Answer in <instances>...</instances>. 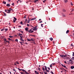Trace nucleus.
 I'll list each match as a JSON object with an SVG mask.
<instances>
[{
  "label": "nucleus",
  "mask_w": 74,
  "mask_h": 74,
  "mask_svg": "<svg viewBox=\"0 0 74 74\" xmlns=\"http://www.w3.org/2000/svg\"><path fill=\"white\" fill-rule=\"evenodd\" d=\"M60 57H61V58H65L66 56H67V55L65 54V55L63 54L62 55H60Z\"/></svg>",
  "instance_id": "nucleus-1"
},
{
  "label": "nucleus",
  "mask_w": 74,
  "mask_h": 74,
  "mask_svg": "<svg viewBox=\"0 0 74 74\" xmlns=\"http://www.w3.org/2000/svg\"><path fill=\"white\" fill-rule=\"evenodd\" d=\"M37 26H36L34 27L33 26H32V27H33V30H34L35 31H36V30H37Z\"/></svg>",
  "instance_id": "nucleus-2"
},
{
  "label": "nucleus",
  "mask_w": 74,
  "mask_h": 74,
  "mask_svg": "<svg viewBox=\"0 0 74 74\" xmlns=\"http://www.w3.org/2000/svg\"><path fill=\"white\" fill-rule=\"evenodd\" d=\"M44 66V67H45V71L47 72H49V71H48V70H47V66Z\"/></svg>",
  "instance_id": "nucleus-3"
},
{
  "label": "nucleus",
  "mask_w": 74,
  "mask_h": 74,
  "mask_svg": "<svg viewBox=\"0 0 74 74\" xmlns=\"http://www.w3.org/2000/svg\"><path fill=\"white\" fill-rule=\"evenodd\" d=\"M22 71H23V72H24L25 73H26V74H29V73H27V72L26 71H25V70H24V69H22Z\"/></svg>",
  "instance_id": "nucleus-4"
},
{
  "label": "nucleus",
  "mask_w": 74,
  "mask_h": 74,
  "mask_svg": "<svg viewBox=\"0 0 74 74\" xmlns=\"http://www.w3.org/2000/svg\"><path fill=\"white\" fill-rule=\"evenodd\" d=\"M8 12H7V13H10V12H11V10H8Z\"/></svg>",
  "instance_id": "nucleus-5"
},
{
  "label": "nucleus",
  "mask_w": 74,
  "mask_h": 74,
  "mask_svg": "<svg viewBox=\"0 0 74 74\" xmlns=\"http://www.w3.org/2000/svg\"><path fill=\"white\" fill-rule=\"evenodd\" d=\"M52 64H53V65H54V64H51L50 66V67H52V66H53L52 65Z\"/></svg>",
  "instance_id": "nucleus-6"
},
{
  "label": "nucleus",
  "mask_w": 74,
  "mask_h": 74,
  "mask_svg": "<svg viewBox=\"0 0 74 74\" xmlns=\"http://www.w3.org/2000/svg\"><path fill=\"white\" fill-rule=\"evenodd\" d=\"M34 72H35V74H39V73H38V72L36 71H34Z\"/></svg>",
  "instance_id": "nucleus-7"
},
{
  "label": "nucleus",
  "mask_w": 74,
  "mask_h": 74,
  "mask_svg": "<svg viewBox=\"0 0 74 74\" xmlns=\"http://www.w3.org/2000/svg\"><path fill=\"white\" fill-rule=\"evenodd\" d=\"M20 40H21V41H23V42H24V40H23V39L22 38H20Z\"/></svg>",
  "instance_id": "nucleus-8"
},
{
  "label": "nucleus",
  "mask_w": 74,
  "mask_h": 74,
  "mask_svg": "<svg viewBox=\"0 0 74 74\" xmlns=\"http://www.w3.org/2000/svg\"><path fill=\"white\" fill-rule=\"evenodd\" d=\"M36 18H32L31 19V21H33V20H35V19H36Z\"/></svg>",
  "instance_id": "nucleus-9"
},
{
  "label": "nucleus",
  "mask_w": 74,
  "mask_h": 74,
  "mask_svg": "<svg viewBox=\"0 0 74 74\" xmlns=\"http://www.w3.org/2000/svg\"><path fill=\"white\" fill-rule=\"evenodd\" d=\"M62 66L63 67H64L65 68H66V69H67V68H66V66L64 65H63V64H62Z\"/></svg>",
  "instance_id": "nucleus-10"
},
{
  "label": "nucleus",
  "mask_w": 74,
  "mask_h": 74,
  "mask_svg": "<svg viewBox=\"0 0 74 74\" xmlns=\"http://www.w3.org/2000/svg\"><path fill=\"white\" fill-rule=\"evenodd\" d=\"M6 6H7V7H10V5L8 3L6 5Z\"/></svg>",
  "instance_id": "nucleus-11"
},
{
  "label": "nucleus",
  "mask_w": 74,
  "mask_h": 74,
  "mask_svg": "<svg viewBox=\"0 0 74 74\" xmlns=\"http://www.w3.org/2000/svg\"><path fill=\"white\" fill-rule=\"evenodd\" d=\"M71 69H73L74 68V66H71Z\"/></svg>",
  "instance_id": "nucleus-12"
},
{
  "label": "nucleus",
  "mask_w": 74,
  "mask_h": 74,
  "mask_svg": "<svg viewBox=\"0 0 74 74\" xmlns=\"http://www.w3.org/2000/svg\"><path fill=\"white\" fill-rule=\"evenodd\" d=\"M3 4H6V2L5 1H3Z\"/></svg>",
  "instance_id": "nucleus-13"
},
{
  "label": "nucleus",
  "mask_w": 74,
  "mask_h": 74,
  "mask_svg": "<svg viewBox=\"0 0 74 74\" xmlns=\"http://www.w3.org/2000/svg\"><path fill=\"white\" fill-rule=\"evenodd\" d=\"M49 39L51 41H52V40H53V38H50Z\"/></svg>",
  "instance_id": "nucleus-14"
},
{
  "label": "nucleus",
  "mask_w": 74,
  "mask_h": 74,
  "mask_svg": "<svg viewBox=\"0 0 74 74\" xmlns=\"http://www.w3.org/2000/svg\"><path fill=\"white\" fill-rule=\"evenodd\" d=\"M68 33H69V30H67L66 32V34H67Z\"/></svg>",
  "instance_id": "nucleus-15"
},
{
  "label": "nucleus",
  "mask_w": 74,
  "mask_h": 74,
  "mask_svg": "<svg viewBox=\"0 0 74 74\" xmlns=\"http://www.w3.org/2000/svg\"><path fill=\"white\" fill-rule=\"evenodd\" d=\"M20 42V44H21V45H23V44H22V43H23V44H25V43H24L23 42Z\"/></svg>",
  "instance_id": "nucleus-16"
},
{
  "label": "nucleus",
  "mask_w": 74,
  "mask_h": 74,
  "mask_svg": "<svg viewBox=\"0 0 74 74\" xmlns=\"http://www.w3.org/2000/svg\"><path fill=\"white\" fill-rule=\"evenodd\" d=\"M25 30L26 31H27L28 30V28H25Z\"/></svg>",
  "instance_id": "nucleus-17"
},
{
  "label": "nucleus",
  "mask_w": 74,
  "mask_h": 74,
  "mask_svg": "<svg viewBox=\"0 0 74 74\" xmlns=\"http://www.w3.org/2000/svg\"><path fill=\"white\" fill-rule=\"evenodd\" d=\"M27 40L28 41H31V40L30 39H29V38H27Z\"/></svg>",
  "instance_id": "nucleus-18"
},
{
  "label": "nucleus",
  "mask_w": 74,
  "mask_h": 74,
  "mask_svg": "<svg viewBox=\"0 0 74 74\" xmlns=\"http://www.w3.org/2000/svg\"><path fill=\"white\" fill-rule=\"evenodd\" d=\"M42 70H43V71H45V69H44V67H42Z\"/></svg>",
  "instance_id": "nucleus-19"
},
{
  "label": "nucleus",
  "mask_w": 74,
  "mask_h": 74,
  "mask_svg": "<svg viewBox=\"0 0 74 74\" xmlns=\"http://www.w3.org/2000/svg\"><path fill=\"white\" fill-rule=\"evenodd\" d=\"M4 29H5V27H4L3 29H2L1 30V31H3V30H4Z\"/></svg>",
  "instance_id": "nucleus-20"
},
{
  "label": "nucleus",
  "mask_w": 74,
  "mask_h": 74,
  "mask_svg": "<svg viewBox=\"0 0 74 74\" xmlns=\"http://www.w3.org/2000/svg\"><path fill=\"white\" fill-rule=\"evenodd\" d=\"M14 19H15V21H16V18H15V17H14Z\"/></svg>",
  "instance_id": "nucleus-21"
},
{
  "label": "nucleus",
  "mask_w": 74,
  "mask_h": 74,
  "mask_svg": "<svg viewBox=\"0 0 74 74\" xmlns=\"http://www.w3.org/2000/svg\"><path fill=\"white\" fill-rule=\"evenodd\" d=\"M61 70H64V69L63 68H60Z\"/></svg>",
  "instance_id": "nucleus-22"
},
{
  "label": "nucleus",
  "mask_w": 74,
  "mask_h": 74,
  "mask_svg": "<svg viewBox=\"0 0 74 74\" xmlns=\"http://www.w3.org/2000/svg\"><path fill=\"white\" fill-rule=\"evenodd\" d=\"M30 19L29 18L28 21L27 22V23H29V22H30Z\"/></svg>",
  "instance_id": "nucleus-23"
},
{
  "label": "nucleus",
  "mask_w": 74,
  "mask_h": 74,
  "mask_svg": "<svg viewBox=\"0 0 74 74\" xmlns=\"http://www.w3.org/2000/svg\"><path fill=\"white\" fill-rule=\"evenodd\" d=\"M31 41H34V39L33 38H31Z\"/></svg>",
  "instance_id": "nucleus-24"
},
{
  "label": "nucleus",
  "mask_w": 74,
  "mask_h": 74,
  "mask_svg": "<svg viewBox=\"0 0 74 74\" xmlns=\"http://www.w3.org/2000/svg\"><path fill=\"white\" fill-rule=\"evenodd\" d=\"M15 41H16V42H18V39H16L15 40Z\"/></svg>",
  "instance_id": "nucleus-25"
},
{
  "label": "nucleus",
  "mask_w": 74,
  "mask_h": 74,
  "mask_svg": "<svg viewBox=\"0 0 74 74\" xmlns=\"http://www.w3.org/2000/svg\"><path fill=\"white\" fill-rule=\"evenodd\" d=\"M20 37H21V38H23V36H20Z\"/></svg>",
  "instance_id": "nucleus-26"
},
{
  "label": "nucleus",
  "mask_w": 74,
  "mask_h": 74,
  "mask_svg": "<svg viewBox=\"0 0 74 74\" xmlns=\"http://www.w3.org/2000/svg\"><path fill=\"white\" fill-rule=\"evenodd\" d=\"M68 1H67V0H65V3H67Z\"/></svg>",
  "instance_id": "nucleus-27"
},
{
  "label": "nucleus",
  "mask_w": 74,
  "mask_h": 74,
  "mask_svg": "<svg viewBox=\"0 0 74 74\" xmlns=\"http://www.w3.org/2000/svg\"><path fill=\"white\" fill-rule=\"evenodd\" d=\"M9 9L10 10V11H12V10H13L12 9H11V8H9Z\"/></svg>",
  "instance_id": "nucleus-28"
},
{
  "label": "nucleus",
  "mask_w": 74,
  "mask_h": 74,
  "mask_svg": "<svg viewBox=\"0 0 74 74\" xmlns=\"http://www.w3.org/2000/svg\"><path fill=\"white\" fill-rule=\"evenodd\" d=\"M38 69L39 71H40V67H39L38 68Z\"/></svg>",
  "instance_id": "nucleus-29"
},
{
  "label": "nucleus",
  "mask_w": 74,
  "mask_h": 74,
  "mask_svg": "<svg viewBox=\"0 0 74 74\" xmlns=\"http://www.w3.org/2000/svg\"><path fill=\"white\" fill-rule=\"evenodd\" d=\"M9 37L10 38H12V37H13V36H9Z\"/></svg>",
  "instance_id": "nucleus-30"
},
{
  "label": "nucleus",
  "mask_w": 74,
  "mask_h": 74,
  "mask_svg": "<svg viewBox=\"0 0 74 74\" xmlns=\"http://www.w3.org/2000/svg\"><path fill=\"white\" fill-rule=\"evenodd\" d=\"M18 70H19V71H21V70H22V69H20L19 68H18Z\"/></svg>",
  "instance_id": "nucleus-31"
},
{
  "label": "nucleus",
  "mask_w": 74,
  "mask_h": 74,
  "mask_svg": "<svg viewBox=\"0 0 74 74\" xmlns=\"http://www.w3.org/2000/svg\"><path fill=\"white\" fill-rule=\"evenodd\" d=\"M71 5H73V3L72 2H71Z\"/></svg>",
  "instance_id": "nucleus-32"
},
{
  "label": "nucleus",
  "mask_w": 74,
  "mask_h": 74,
  "mask_svg": "<svg viewBox=\"0 0 74 74\" xmlns=\"http://www.w3.org/2000/svg\"><path fill=\"white\" fill-rule=\"evenodd\" d=\"M20 73L21 74H25V73L23 72H21Z\"/></svg>",
  "instance_id": "nucleus-33"
},
{
  "label": "nucleus",
  "mask_w": 74,
  "mask_h": 74,
  "mask_svg": "<svg viewBox=\"0 0 74 74\" xmlns=\"http://www.w3.org/2000/svg\"><path fill=\"white\" fill-rule=\"evenodd\" d=\"M5 31H7V30H8V29H7V28L5 29Z\"/></svg>",
  "instance_id": "nucleus-34"
},
{
  "label": "nucleus",
  "mask_w": 74,
  "mask_h": 74,
  "mask_svg": "<svg viewBox=\"0 0 74 74\" xmlns=\"http://www.w3.org/2000/svg\"><path fill=\"white\" fill-rule=\"evenodd\" d=\"M63 12H66V10L64 9L63 10Z\"/></svg>",
  "instance_id": "nucleus-35"
},
{
  "label": "nucleus",
  "mask_w": 74,
  "mask_h": 74,
  "mask_svg": "<svg viewBox=\"0 0 74 74\" xmlns=\"http://www.w3.org/2000/svg\"><path fill=\"white\" fill-rule=\"evenodd\" d=\"M8 40H10V41H11L12 40L11 39H10V38H8Z\"/></svg>",
  "instance_id": "nucleus-36"
},
{
  "label": "nucleus",
  "mask_w": 74,
  "mask_h": 74,
  "mask_svg": "<svg viewBox=\"0 0 74 74\" xmlns=\"http://www.w3.org/2000/svg\"><path fill=\"white\" fill-rule=\"evenodd\" d=\"M43 24H41V26L42 27H43Z\"/></svg>",
  "instance_id": "nucleus-37"
},
{
  "label": "nucleus",
  "mask_w": 74,
  "mask_h": 74,
  "mask_svg": "<svg viewBox=\"0 0 74 74\" xmlns=\"http://www.w3.org/2000/svg\"><path fill=\"white\" fill-rule=\"evenodd\" d=\"M47 69L49 70H50V68H49V67H47Z\"/></svg>",
  "instance_id": "nucleus-38"
},
{
  "label": "nucleus",
  "mask_w": 74,
  "mask_h": 74,
  "mask_svg": "<svg viewBox=\"0 0 74 74\" xmlns=\"http://www.w3.org/2000/svg\"><path fill=\"white\" fill-rule=\"evenodd\" d=\"M12 5H13V6H14V3H12Z\"/></svg>",
  "instance_id": "nucleus-39"
},
{
  "label": "nucleus",
  "mask_w": 74,
  "mask_h": 74,
  "mask_svg": "<svg viewBox=\"0 0 74 74\" xmlns=\"http://www.w3.org/2000/svg\"><path fill=\"white\" fill-rule=\"evenodd\" d=\"M20 35L21 36V35H22V34H19V35H18V36H20Z\"/></svg>",
  "instance_id": "nucleus-40"
},
{
  "label": "nucleus",
  "mask_w": 74,
  "mask_h": 74,
  "mask_svg": "<svg viewBox=\"0 0 74 74\" xmlns=\"http://www.w3.org/2000/svg\"><path fill=\"white\" fill-rule=\"evenodd\" d=\"M23 23V22H22V21H21V25H22Z\"/></svg>",
  "instance_id": "nucleus-41"
},
{
  "label": "nucleus",
  "mask_w": 74,
  "mask_h": 74,
  "mask_svg": "<svg viewBox=\"0 0 74 74\" xmlns=\"http://www.w3.org/2000/svg\"><path fill=\"white\" fill-rule=\"evenodd\" d=\"M72 59L74 61V57H72Z\"/></svg>",
  "instance_id": "nucleus-42"
},
{
  "label": "nucleus",
  "mask_w": 74,
  "mask_h": 74,
  "mask_svg": "<svg viewBox=\"0 0 74 74\" xmlns=\"http://www.w3.org/2000/svg\"><path fill=\"white\" fill-rule=\"evenodd\" d=\"M34 31H32L31 32H30V33H33V32H34Z\"/></svg>",
  "instance_id": "nucleus-43"
},
{
  "label": "nucleus",
  "mask_w": 74,
  "mask_h": 74,
  "mask_svg": "<svg viewBox=\"0 0 74 74\" xmlns=\"http://www.w3.org/2000/svg\"><path fill=\"white\" fill-rule=\"evenodd\" d=\"M4 14V15H5V16H6V14H5V13L3 12Z\"/></svg>",
  "instance_id": "nucleus-44"
},
{
  "label": "nucleus",
  "mask_w": 74,
  "mask_h": 74,
  "mask_svg": "<svg viewBox=\"0 0 74 74\" xmlns=\"http://www.w3.org/2000/svg\"><path fill=\"white\" fill-rule=\"evenodd\" d=\"M45 74H47V73L45 72H44Z\"/></svg>",
  "instance_id": "nucleus-45"
},
{
  "label": "nucleus",
  "mask_w": 74,
  "mask_h": 74,
  "mask_svg": "<svg viewBox=\"0 0 74 74\" xmlns=\"http://www.w3.org/2000/svg\"><path fill=\"white\" fill-rule=\"evenodd\" d=\"M15 20H13V22L15 23Z\"/></svg>",
  "instance_id": "nucleus-46"
},
{
  "label": "nucleus",
  "mask_w": 74,
  "mask_h": 74,
  "mask_svg": "<svg viewBox=\"0 0 74 74\" xmlns=\"http://www.w3.org/2000/svg\"><path fill=\"white\" fill-rule=\"evenodd\" d=\"M34 2H35V3H36V2H37V1H36V0H35L34 1Z\"/></svg>",
  "instance_id": "nucleus-47"
},
{
  "label": "nucleus",
  "mask_w": 74,
  "mask_h": 74,
  "mask_svg": "<svg viewBox=\"0 0 74 74\" xmlns=\"http://www.w3.org/2000/svg\"><path fill=\"white\" fill-rule=\"evenodd\" d=\"M16 63H17V64H19V62H16Z\"/></svg>",
  "instance_id": "nucleus-48"
},
{
  "label": "nucleus",
  "mask_w": 74,
  "mask_h": 74,
  "mask_svg": "<svg viewBox=\"0 0 74 74\" xmlns=\"http://www.w3.org/2000/svg\"><path fill=\"white\" fill-rule=\"evenodd\" d=\"M69 63H72V62L71 61H69Z\"/></svg>",
  "instance_id": "nucleus-49"
},
{
  "label": "nucleus",
  "mask_w": 74,
  "mask_h": 74,
  "mask_svg": "<svg viewBox=\"0 0 74 74\" xmlns=\"http://www.w3.org/2000/svg\"><path fill=\"white\" fill-rule=\"evenodd\" d=\"M73 56H74V53L73 52V54L72 55Z\"/></svg>",
  "instance_id": "nucleus-50"
},
{
  "label": "nucleus",
  "mask_w": 74,
  "mask_h": 74,
  "mask_svg": "<svg viewBox=\"0 0 74 74\" xmlns=\"http://www.w3.org/2000/svg\"><path fill=\"white\" fill-rule=\"evenodd\" d=\"M13 70H14V71H15V72H16V71H15V69H13Z\"/></svg>",
  "instance_id": "nucleus-51"
},
{
  "label": "nucleus",
  "mask_w": 74,
  "mask_h": 74,
  "mask_svg": "<svg viewBox=\"0 0 74 74\" xmlns=\"http://www.w3.org/2000/svg\"><path fill=\"white\" fill-rule=\"evenodd\" d=\"M5 12H7V10H5Z\"/></svg>",
  "instance_id": "nucleus-52"
},
{
  "label": "nucleus",
  "mask_w": 74,
  "mask_h": 74,
  "mask_svg": "<svg viewBox=\"0 0 74 74\" xmlns=\"http://www.w3.org/2000/svg\"><path fill=\"white\" fill-rule=\"evenodd\" d=\"M51 73H52L51 74H53V72H51Z\"/></svg>",
  "instance_id": "nucleus-53"
},
{
  "label": "nucleus",
  "mask_w": 74,
  "mask_h": 74,
  "mask_svg": "<svg viewBox=\"0 0 74 74\" xmlns=\"http://www.w3.org/2000/svg\"><path fill=\"white\" fill-rule=\"evenodd\" d=\"M74 10V9H72V10L71 11V12H73V10Z\"/></svg>",
  "instance_id": "nucleus-54"
},
{
  "label": "nucleus",
  "mask_w": 74,
  "mask_h": 74,
  "mask_svg": "<svg viewBox=\"0 0 74 74\" xmlns=\"http://www.w3.org/2000/svg\"><path fill=\"white\" fill-rule=\"evenodd\" d=\"M26 18V16H25L24 17V18H25V19Z\"/></svg>",
  "instance_id": "nucleus-55"
},
{
  "label": "nucleus",
  "mask_w": 74,
  "mask_h": 74,
  "mask_svg": "<svg viewBox=\"0 0 74 74\" xmlns=\"http://www.w3.org/2000/svg\"><path fill=\"white\" fill-rule=\"evenodd\" d=\"M64 63H67V62H66V61H64Z\"/></svg>",
  "instance_id": "nucleus-56"
},
{
  "label": "nucleus",
  "mask_w": 74,
  "mask_h": 74,
  "mask_svg": "<svg viewBox=\"0 0 74 74\" xmlns=\"http://www.w3.org/2000/svg\"><path fill=\"white\" fill-rule=\"evenodd\" d=\"M25 22H26V21H27V19H25Z\"/></svg>",
  "instance_id": "nucleus-57"
},
{
  "label": "nucleus",
  "mask_w": 74,
  "mask_h": 74,
  "mask_svg": "<svg viewBox=\"0 0 74 74\" xmlns=\"http://www.w3.org/2000/svg\"><path fill=\"white\" fill-rule=\"evenodd\" d=\"M30 71H31L30 70H29L28 71V72H29V73H30Z\"/></svg>",
  "instance_id": "nucleus-58"
},
{
  "label": "nucleus",
  "mask_w": 74,
  "mask_h": 74,
  "mask_svg": "<svg viewBox=\"0 0 74 74\" xmlns=\"http://www.w3.org/2000/svg\"><path fill=\"white\" fill-rule=\"evenodd\" d=\"M27 26H29V24H27Z\"/></svg>",
  "instance_id": "nucleus-59"
},
{
  "label": "nucleus",
  "mask_w": 74,
  "mask_h": 74,
  "mask_svg": "<svg viewBox=\"0 0 74 74\" xmlns=\"http://www.w3.org/2000/svg\"><path fill=\"white\" fill-rule=\"evenodd\" d=\"M71 46H73V44H71Z\"/></svg>",
  "instance_id": "nucleus-60"
},
{
  "label": "nucleus",
  "mask_w": 74,
  "mask_h": 74,
  "mask_svg": "<svg viewBox=\"0 0 74 74\" xmlns=\"http://www.w3.org/2000/svg\"><path fill=\"white\" fill-rule=\"evenodd\" d=\"M21 33H23V31H21Z\"/></svg>",
  "instance_id": "nucleus-61"
},
{
  "label": "nucleus",
  "mask_w": 74,
  "mask_h": 74,
  "mask_svg": "<svg viewBox=\"0 0 74 74\" xmlns=\"http://www.w3.org/2000/svg\"><path fill=\"white\" fill-rule=\"evenodd\" d=\"M32 29H30L29 30V32H30V31H32Z\"/></svg>",
  "instance_id": "nucleus-62"
},
{
  "label": "nucleus",
  "mask_w": 74,
  "mask_h": 74,
  "mask_svg": "<svg viewBox=\"0 0 74 74\" xmlns=\"http://www.w3.org/2000/svg\"><path fill=\"white\" fill-rule=\"evenodd\" d=\"M11 0H8V1H10H10Z\"/></svg>",
  "instance_id": "nucleus-63"
},
{
  "label": "nucleus",
  "mask_w": 74,
  "mask_h": 74,
  "mask_svg": "<svg viewBox=\"0 0 74 74\" xmlns=\"http://www.w3.org/2000/svg\"><path fill=\"white\" fill-rule=\"evenodd\" d=\"M42 21H41V22H40L39 23H42Z\"/></svg>",
  "instance_id": "nucleus-64"
}]
</instances>
